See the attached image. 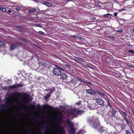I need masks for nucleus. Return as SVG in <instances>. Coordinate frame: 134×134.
<instances>
[{
    "label": "nucleus",
    "instance_id": "nucleus-1",
    "mask_svg": "<svg viewBox=\"0 0 134 134\" xmlns=\"http://www.w3.org/2000/svg\"><path fill=\"white\" fill-rule=\"evenodd\" d=\"M98 120V118H94L93 117H92L89 119L88 122L90 123L91 126L97 131L101 133L103 132H104L107 129L99 125Z\"/></svg>",
    "mask_w": 134,
    "mask_h": 134
},
{
    "label": "nucleus",
    "instance_id": "nucleus-2",
    "mask_svg": "<svg viewBox=\"0 0 134 134\" xmlns=\"http://www.w3.org/2000/svg\"><path fill=\"white\" fill-rule=\"evenodd\" d=\"M46 90L48 92V94H47L46 95L44 96V99L46 100L47 101L48 100L51 96V93L55 91V90L54 87H53L51 88L46 89Z\"/></svg>",
    "mask_w": 134,
    "mask_h": 134
},
{
    "label": "nucleus",
    "instance_id": "nucleus-3",
    "mask_svg": "<svg viewBox=\"0 0 134 134\" xmlns=\"http://www.w3.org/2000/svg\"><path fill=\"white\" fill-rule=\"evenodd\" d=\"M55 66L56 68H54L53 70V73L54 75H56L59 76L60 75L61 73V71H64V70L56 65H55Z\"/></svg>",
    "mask_w": 134,
    "mask_h": 134
},
{
    "label": "nucleus",
    "instance_id": "nucleus-4",
    "mask_svg": "<svg viewBox=\"0 0 134 134\" xmlns=\"http://www.w3.org/2000/svg\"><path fill=\"white\" fill-rule=\"evenodd\" d=\"M81 81L83 82V81L80 79H79L78 78H75L71 80V82L72 83L75 84L79 83V82H81Z\"/></svg>",
    "mask_w": 134,
    "mask_h": 134
},
{
    "label": "nucleus",
    "instance_id": "nucleus-5",
    "mask_svg": "<svg viewBox=\"0 0 134 134\" xmlns=\"http://www.w3.org/2000/svg\"><path fill=\"white\" fill-rule=\"evenodd\" d=\"M86 91L88 93L91 95H93L96 93L95 91L92 88L86 89Z\"/></svg>",
    "mask_w": 134,
    "mask_h": 134
},
{
    "label": "nucleus",
    "instance_id": "nucleus-6",
    "mask_svg": "<svg viewBox=\"0 0 134 134\" xmlns=\"http://www.w3.org/2000/svg\"><path fill=\"white\" fill-rule=\"evenodd\" d=\"M25 63L28 66H29L30 68L32 67V66L34 65V64L32 63V60H30L28 61L25 62Z\"/></svg>",
    "mask_w": 134,
    "mask_h": 134
},
{
    "label": "nucleus",
    "instance_id": "nucleus-7",
    "mask_svg": "<svg viewBox=\"0 0 134 134\" xmlns=\"http://www.w3.org/2000/svg\"><path fill=\"white\" fill-rule=\"evenodd\" d=\"M96 102L98 104L100 105H103L104 104V102L103 100L100 99H96Z\"/></svg>",
    "mask_w": 134,
    "mask_h": 134
},
{
    "label": "nucleus",
    "instance_id": "nucleus-8",
    "mask_svg": "<svg viewBox=\"0 0 134 134\" xmlns=\"http://www.w3.org/2000/svg\"><path fill=\"white\" fill-rule=\"evenodd\" d=\"M96 92L100 96L103 97H105V95L102 92H100L98 90H97Z\"/></svg>",
    "mask_w": 134,
    "mask_h": 134
},
{
    "label": "nucleus",
    "instance_id": "nucleus-9",
    "mask_svg": "<svg viewBox=\"0 0 134 134\" xmlns=\"http://www.w3.org/2000/svg\"><path fill=\"white\" fill-rule=\"evenodd\" d=\"M88 107L91 110H94L95 109V107L94 105V104H90L88 105Z\"/></svg>",
    "mask_w": 134,
    "mask_h": 134
},
{
    "label": "nucleus",
    "instance_id": "nucleus-10",
    "mask_svg": "<svg viewBox=\"0 0 134 134\" xmlns=\"http://www.w3.org/2000/svg\"><path fill=\"white\" fill-rule=\"evenodd\" d=\"M117 112L118 111L115 110H112L111 112L112 116L113 117L115 116Z\"/></svg>",
    "mask_w": 134,
    "mask_h": 134
},
{
    "label": "nucleus",
    "instance_id": "nucleus-11",
    "mask_svg": "<svg viewBox=\"0 0 134 134\" xmlns=\"http://www.w3.org/2000/svg\"><path fill=\"white\" fill-rule=\"evenodd\" d=\"M16 47V45L15 44H12L10 46V49L11 50H13Z\"/></svg>",
    "mask_w": 134,
    "mask_h": 134
},
{
    "label": "nucleus",
    "instance_id": "nucleus-12",
    "mask_svg": "<svg viewBox=\"0 0 134 134\" xmlns=\"http://www.w3.org/2000/svg\"><path fill=\"white\" fill-rule=\"evenodd\" d=\"M18 85H13L9 86V88L11 89H14L15 88H17L18 87Z\"/></svg>",
    "mask_w": 134,
    "mask_h": 134
},
{
    "label": "nucleus",
    "instance_id": "nucleus-13",
    "mask_svg": "<svg viewBox=\"0 0 134 134\" xmlns=\"http://www.w3.org/2000/svg\"><path fill=\"white\" fill-rule=\"evenodd\" d=\"M71 36L72 37H75V38L77 39L80 40L81 41L82 40V39H83L82 38H81L79 36H77L73 35V36Z\"/></svg>",
    "mask_w": 134,
    "mask_h": 134
},
{
    "label": "nucleus",
    "instance_id": "nucleus-14",
    "mask_svg": "<svg viewBox=\"0 0 134 134\" xmlns=\"http://www.w3.org/2000/svg\"><path fill=\"white\" fill-rule=\"evenodd\" d=\"M40 64L43 66H46L47 65L46 62L43 60L41 61Z\"/></svg>",
    "mask_w": 134,
    "mask_h": 134
},
{
    "label": "nucleus",
    "instance_id": "nucleus-15",
    "mask_svg": "<svg viewBox=\"0 0 134 134\" xmlns=\"http://www.w3.org/2000/svg\"><path fill=\"white\" fill-rule=\"evenodd\" d=\"M61 77L62 79L64 80L66 79L68 76L65 74H62Z\"/></svg>",
    "mask_w": 134,
    "mask_h": 134
},
{
    "label": "nucleus",
    "instance_id": "nucleus-16",
    "mask_svg": "<svg viewBox=\"0 0 134 134\" xmlns=\"http://www.w3.org/2000/svg\"><path fill=\"white\" fill-rule=\"evenodd\" d=\"M120 113L122 115L123 118L126 117V115L125 113L124 112L122 111H121L120 112Z\"/></svg>",
    "mask_w": 134,
    "mask_h": 134
},
{
    "label": "nucleus",
    "instance_id": "nucleus-17",
    "mask_svg": "<svg viewBox=\"0 0 134 134\" xmlns=\"http://www.w3.org/2000/svg\"><path fill=\"white\" fill-rule=\"evenodd\" d=\"M16 95L17 96L16 97V100L18 99L21 96V94L19 93H16Z\"/></svg>",
    "mask_w": 134,
    "mask_h": 134
},
{
    "label": "nucleus",
    "instance_id": "nucleus-18",
    "mask_svg": "<svg viewBox=\"0 0 134 134\" xmlns=\"http://www.w3.org/2000/svg\"><path fill=\"white\" fill-rule=\"evenodd\" d=\"M44 4L45 5H46L48 7L51 6L52 5V4L51 3L49 2H48L44 3Z\"/></svg>",
    "mask_w": 134,
    "mask_h": 134
},
{
    "label": "nucleus",
    "instance_id": "nucleus-19",
    "mask_svg": "<svg viewBox=\"0 0 134 134\" xmlns=\"http://www.w3.org/2000/svg\"><path fill=\"white\" fill-rule=\"evenodd\" d=\"M83 133L84 131L83 130H81L78 132L77 134H83Z\"/></svg>",
    "mask_w": 134,
    "mask_h": 134
},
{
    "label": "nucleus",
    "instance_id": "nucleus-20",
    "mask_svg": "<svg viewBox=\"0 0 134 134\" xmlns=\"http://www.w3.org/2000/svg\"><path fill=\"white\" fill-rule=\"evenodd\" d=\"M121 127L122 130L124 129L126 126L124 124H121L120 125Z\"/></svg>",
    "mask_w": 134,
    "mask_h": 134
},
{
    "label": "nucleus",
    "instance_id": "nucleus-21",
    "mask_svg": "<svg viewBox=\"0 0 134 134\" xmlns=\"http://www.w3.org/2000/svg\"><path fill=\"white\" fill-rule=\"evenodd\" d=\"M29 12H33L34 11H36V12L38 11L37 10H36L34 9H30V10H29Z\"/></svg>",
    "mask_w": 134,
    "mask_h": 134
},
{
    "label": "nucleus",
    "instance_id": "nucleus-22",
    "mask_svg": "<svg viewBox=\"0 0 134 134\" xmlns=\"http://www.w3.org/2000/svg\"><path fill=\"white\" fill-rule=\"evenodd\" d=\"M1 10L4 12H6L7 11L6 9L4 7H3L2 8Z\"/></svg>",
    "mask_w": 134,
    "mask_h": 134
},
{
    "label": "nucleus",
    "instance_id": "nucleus-23",
    "mask_svg": "<svg viewBox=\"0 0 134 134\" xmlns=\"http://www.w3.org/2000/svg\"><path fill=\"white\" fill-rule=\"evenodd\" d=\"M64 66L68 68H70L71 67V66L70 65L67 63L65 64Z\"/></svg>",
    "mask_w": 134,
    "mask_h": 134
},
{
    "label": "nucleus",
    "instance_id": "nucleus-24",
    "mask_svg": "<svg viewBox=\"0 0 134 134\" xmlns=\"http://www.w3.org/2000/svg\"><path fill=\"white\" fill-rule=\"evenodd\" d=\"M127 122V124L128 125L129 127H130L131 126V125L130 124V123L128 120H127L126 121Z\"/></svg>",
    "mask_w": 134,
    "mask_h": 134
},
{
    "label": "nucleus",
    "instance_id": "nucleus-25",
    "mask_svg": "<svg viewBox=\"0 0 134 134\" xmlns=\"http://www.w3.org/2000/svg\"><path fill=\"white\" fill-rule=\"evenodd\" d=\"M129 52L131 53L134 55V51L132 50H128Z\"/></svg>",
    "mask_w": 134,
    "mask_h": 134
},
{
    "label": "nucleus",
    "instance_id": "nucleus-26",
    "mask_svg": "<svg viewBox=\"0 0 134 134\" xmlns=\"http://www.w3.org/2000/svg\"><path fill=\"white\" fill-rule=\"evenodd\" d=\"M126 134H131V133L129 131L126 130L125 131Z\"/></svg>",
    "mask_w": 134,
    "mask_h": 134
},
{
    "label": "nucleus",
    "instance_id": "nucleus-27",
    "mask_svg": "<svg viewBox=\"0 0 134 134\" xmlns=\"http://www.w3.org/2000/svg\"><path fill=\"white\" fill-rule=\"evenodd\" d=\"M16 9L17 10H20L21 9V7H20L16 8Z\"/></svg>",
    "mask_w": 134,
    "mask_h": 134
},
{
    "label": "nucleus",
    "instance_id": "nucleus-28",
    "mask_svg": "<svg viewBox=\"0 0 134 134\" xmlns=\"http://www.w3.org/2000/svg\"><path fill=\"white\" fill-rule=\"evenodd\" d=\"M109 116V115L108 114H107L105 116V120H106V121H108V120H109L107 118Z\"/></svg>",
    "mask_w": 134,
    "mask_h": 134
},
{
    "label": "nucleus",
    "instance_id": "nucleus-29",
    "mask_svg": "<svg viewBox=\"0 0 134 134\" xmlns=\"http://www.w3.org/2000/svg\"><path fill=\"white\" fill-rule=\"evenodd\" d=\"M118 32H122V29H120L119 30H117Z\"/></svg>",
    "mask_w": 134,
    "mask_h": 134
},
{
    "label": "nucleus",
    "instance_id": "nucleus-30",
    "mask_svg": "<svg viewBox=\"0 0 134 134\" xmlns=\"http://www.w3.org/2000/svg\"><path fill=\"white\" fill-rule=\"evenodd\" d=\"M3 43L2 41H0V46H2L3 45Z\"/></svg>",
    "mask_w": 134,
    "mask_h": 134
},
{
    "label": "nucleus",
    "instance_id": "nucleus-31",
    "mask_svg": "<svg viewBox=\"0 0 134 134\" xmlns=\"http://www.w3.org/2000/svg\"><path fill=\"white\" fill-rule=\"evenodd\" d=\"M95 5L97 6H99V3L98 2H96L95 3Z\"/></svg>",
    "mask_w": 134,
    "mask_h": 134
},
{
    "label": "nucleus",
    "instance_id": "nucleus-32",
    "mask_svg": "<svg viewBox=\"0 0 134 134\" xmlns=\"http://www.w3.org/2000/svg\"><path fill=\"white\" fill-rule=\"evenodd\" d=\"M111 15V14H109V13H108L107 14H104V17H107V16H106V15Z\"/></svg>",
    "mask_w": 134,
    "mask_h": 134
},
{
    "label": "nucleus",
    "instance_id": "nucleus-33",
    "mask_svg": "<svg viewBox=\"0 0 134 134\" xmlns=\"http://www.w3.org/2000/svg\"><path fill=\"white\" fill-rule=\"evenodd\" d=\"M128 67L129 68H133V66L132 65H129L128 66Z\"/></svg>",
    "mask_w": 134,
    "mask_h": 134
},
{
    "label": "nucleus",
    "instance_id": "nucleus-34",
    "mask_svg": "<svg viewBox=\"0 0 134 134\" xmlns=\"http://www.w3.org/2000/svg\"><path fill=\"white\" fill-rule=\"evenodd\" d=\"M108 105H109L110 107H111V106L110 105L109 102V100H108Z\"/></svg>",
    "mask_w": 134,
    "mask_h": 134
},
{
    "label": "nucleus",
    "instance_id": "nucleus-35",
    "mask_svg": "<svg viewBox=\"0 0 134 134\" xmlns=\"http://www.w3.org/2000/svg\"><path fill=\"white\" fill-rule=\"evenodd\" d=\"M66 2H69L70 1L73 2L74 0H66Z\"/></svg>",
    "mask_w": 134,
    "mask_h": 134
},
{
    "label": "nucleus",
    "instance_id": "nucleus-36",
    "mask_svg": "<svg viewBox=\"0 0 134 134\" xmlns=\"http://www.w3.org/2000/svg\"><path fill=\"white\" fill-rule=\"evenodd\" d=\"M38 32L39 34H44V33L43 32L41 31H39Z\"/></svg>",
    "mask_w": 134,
    "mask_h": 134
},
{
    "label": "nucleus",
    "instance_id": "nucleus-37",
    "mask_svg": "<svg viewBox=\"0 0 134 134\" xmlns=\"http://www.w3.org/2000/svg\"><path fill=\"white\" fill-rule=\"evenodd\" d=\"M118 13H115L114 14V15L115 16H116L117 15Z\"/></svg>",
    "mask_w": 134,
    "mask_h": 134
},
{
    "label": "nucleus",
    "instance_id": "nucleus-38",
    "mask_svg": "<svg viewBox=\"0 0 134 134\" xmlns=\"http://www.w3.org/2000/svg\"><path fill=\"white\" fill-rule=\"evenodd\" d=\"M125 120V121H126L128 120L127 119L126 117H124L123 118Z\"/></svg>",
    "mask_w": 134,
    "mask_h": 134
},
{
    "label": "nucleus",
    "instance_id": "nucleus-39",
    "mask_svg": "<svg viewBox=\"0 0 134 134\" xmlns=\"http://www.w3.org/2000/svg\"><path fill=\"white\" fill-rule=\"evenodd\" d=\"M8 12L9 13H11L12 12V11L11 10H9L8 11Z\"/></svg>",
    "mask_w": 134,
    "mask_h": 134
},
{
    "label": "nucleus",
    "instance_id": "nucleus-40",
    "mask_svg": "<svg viewBox=\"0 0 134 134\" xmlns=\"http://www.w3.org/2000/svg\"><path fill=\"white\" fill-rule=\"evenodd\" d=\"M87 83H89L90 85H91L92 84L91 82H87Z\"/></svg>",
    "mask_w": 134,
    "mask_h": 134
},
{
    "label": "nucleus",
    "instance_id": "nucleus-41",
    "mask_svg": "<svg viewBox=\"0 0 134 134\" xmlns=\"http://www.w3.org/2000/svg\"><path fill=\"white\" fill-rule=\"evenodd\" d=\"M106 134H113V133H108V132H107L106 133Z\"/></svg>",
    "mask_w": 134,
    "mask_h": 134
},
{
    "label": "nucleus",
    "instance_id": "nucleus-42",
    "mask_svg": "<svg viewBox=\"0 0 134 134\" xmlns=\"http://www.w3.org/2000/svg\"><path fill=\"white\" fill-rule=\"evenodd\" d=\"M132 33H134V29H133L132 31Z\"/></svg>",
    "mask_w": 134,
    "mask_h": 134
},
{
    "label": "nucleus",
    "instance_id": "nucleus-43",
    "mask_svg": "<svg viewBox=\"0 0 134 134\" xmlns=\"http://www.w3.org/2000/svg\"><path fill=\"white\" fill-rule=\"evenodd\" d=\"M2 134H12L10 133H3Z\"/></svg>",
    "mask_w": 134,
    "mask_h": 134
},
{
    "label": "nucleus",
    "instance_id": "nucleus-44",
    "mask_svg": "<svg viewBox=\"0 0 134 134\" xmlns=\"http://www.w3.org/2000/svg\"><path fill=\"white\" fill-rule=\"evenodd\" d=\"M26 99L27 100H28L29 99V98L28 97L26 98Z\"/></svg>",
    "mask_w": 134,
    "mask_h": 134
},
{
    "label": "nucleus",
    "instance_id": "nucleus-45",
    "mask_svg": "<svg viewBox=\"0 0 134 134\" xmlns=\"http://www.w3.org/2000/svg\"><path fill=\"white\" fill-rule=\"evenodd\" d=\"M2 7H0V10H1V9L2 8Z\"/></svg>",
    "mask_w": 134,
    "mask_h": 134
},
{
    "label": "nucleus",
    "instance_id": "nucleus-46",
    "mask_svg": "<svg viewBox=\"0 0 134 134\" xmlns=\"http://www.w3.org/2000/svg\"><path fill=\"white\" fill-rule=\"evenodd\" d=\"M78 58H76V59H77L78 60H80V58H78Z\"/></svg>",
    "mask_w": 134,
    "mask_h": 134
},
{
    "label": "nucleus",
    "instance_id": "nucleus-47",
    "mask_svg": "<svg viewBox=\"0 0 134 134\" xmlns=\"http://www.w3.org/2000/svg\"><path fill=\"white\" fill-rule=\"evenodd\" d=\"M122 9H121V10H119V11H122Z\"/></svg>",
    "mask_w": 134,
    "mask_h": 134
},
{
    "label": "nucleus",
    "instance_id": "nucleus-48",
    "mask_svg": "<svg viewBox=\"0 0 134 134\" xmlns=\"http://www.w3.org/2000/svg\"><path fill=\"white\" fill-rule=\"evenodd\" d=\"M22 94H23V95H24V94H25V93H23Z\"/></svg>",
    "mask_w": 134,
    "mask_h": 134
},
{
    "label": "nucleus",
    "instance_id": "nucleus-49",
    "mask_svg": "<svg viewBox=\"0 0 134 134\" xmlns=\"http://www.w3.org/2000/svg\"><path fill=\"white\" fill-rule=\"evenodd\" d=\"M25 63H25L24 64H25Z\"/></svg>",
    "mask_w": 134,
    "mask_h": 134
},
{
    "label": "nucleus",
    "instance_id": "nucleus-50",
    "mask_svg": "<svg viewBox=\"0 0 134 134\" xmlns=\"http://www.w3.org/2000/svg\"><path fill=\"white\" fill-rule=\"evenodd\" d=\"M41 127H42V126H41Z\"/></svg>",
    "mask_w": 134,
    "mask_h": 134
},
{
    "label": "nucleus",
    "instance_id": "nucleus-51",
    "mask_svg": "<svg viewBox=\"0 0 134 134\" xmlns=\"http://www.w3.org/2000/svg\"><path fill=\"white\" fill-rule=\"evenodd\" d=\"M133 3H134V1L133 2Z\"/></svg>",
    "mask_w": 134,
    "mask_h": 134
}]
</instances>
